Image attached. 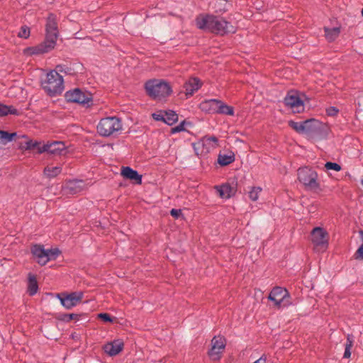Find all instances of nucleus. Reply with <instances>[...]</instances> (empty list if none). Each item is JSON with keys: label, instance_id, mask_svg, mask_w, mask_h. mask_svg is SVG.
Here are the masks:
<instances>
[{"label": "nucleus", "instance_id": "1", "mask_svg": "<svg viewBox=\"0 0 363 363\" xmlns=\"http://www.w3.org/2000/svg\"><path fill=\"white\" fill-rule=\"evenodd\" d=\"M45 39L37 46L28 48L32 55H39L50 52L52 50L58 38L59 30L57 17L54 13H49L45 24Z\"/></svg>", "mask_w": 363, "mask_h": 363}, {"label": "nucleus", "instance_id": "2", "mask_svg": "<svg viewBox=\"0 0 363 363\" xmlns=\"http://www.w3.org/2000/svg\"><path fill=\"white\" fill-rule=\"evenodd\" d=\"M196 24L197 28L201 30H206L213 33L223 35L228 32L230 23L223 18L213 15L201 16L196 18Z\"/></svg>", "mask_w": 363, "mask_h": 363}, {"label": "nucleus", "instance_id": "3", "mask_svg": "<svg viewBox=\"0 0 363 363\" xmlns=\"http://www.w3.org/2000/svg\"><path fill=\"white\" fill-rule=\"evenodd\" d=\"M144 86L147 94L152 99L160 100L169 96L172 92L169 84L162 79H150Z\"/></svg>", "mask_w": 363, "mask_h": 363}, {"label": "nucleus", "instance_id": "4", "mask_svg": "<svg viewBox=\"0 0 363 363\" xmlns=\"http://www.w3.org/2000/svg\"><path fill=\"white\" fill-rule=\"evenodd\" d=\"M42 86L50 97L60 95L64 90L63 77L57 71L52 70L47 74L46 79L42 82Z\"/></svg>", "mask_w": 363, "mask_h": 363}, {"label": "nucleus", "instance_id": "5", "mask_svg": "<svg viewBox=\"0 0 363 363\" xmlns=\"http://www.w3.org/2000/svg\"><path fill=\"white\" fill-rule=\"evenodd\" d=\"M298 180L305 189L316 191L320 189V183L318 181V173L308 167H300L297 171Z\"/></svg>", "mask_w": 363, "mask_h": 363}, {"label": "nucleus", "instance_id": "6", "mask_svg": "<svg viewBox=\"0 0 363 363\" xmlns=\"http://www.w3.org/2000/svg\"><path fill=\"white\" fill-rule=\"evenodd\" d=\"M122 130V123L116 116L101 118L97 125V133L104 137L118 133Z\"/></svg>", "mask_w": 363, "mask_h": 363}, {"label": "nucleus", "instance_id": "7", "mask_svg": "<svg viewBox=\"0 0 363 363\" xmlns=\"http://www.w3.org/2000/svg\"><path fill=\"white\" fill-rule=\"evenodd\" d=\"M306 133L308 136L318 140L325 139L329 133L330 128L326 123H322L315 118L306 120Z\"/></svg>", "mask_w": 363, "mask_h": 363}, {"label": "nucleus", "instance_id": "8", "mask_svg": "<svg viewBox=\"0 0 363 363\" xmlns=\"http://www.w3.org/2000/svg\"><path fill=\"white\" fill-rule=\"evenodd\" d=\"M67 102L76 103L89 107L92 105L93 96L91 92L79 88L67 91L65 94Z\"/></svg>", "mask_w": 363, "mask_h": 363}, {"label": "nucleus", "instance_id": "9", "mask_svg": "<svg viewBox=\"0 0 363 363\" xmlns=\"http://www.w3.org/2000/svg\"><path fill=\"white\" fill-rule=\"evenodd\" d=\"M218 139L214 136H204L194 145L197 155H206L218 147Z\"/></svg>", "mask_w": 363, "mask_h": 363}, {"label": "nucleus", "instance_id": "10", "mask_svg": "<svg viewBox=\"0 0 363 363\" xmlns=\"http://www.w3.org/2000/svg\"><path fill=\"white\" fill-rule=\"evenodd\" d=\"M311 242L316 250H325L328 245V233L320 227L314 228L311 233Z\"/></svg>", "mask_w": 363, "mask_h": 363}, {"label": "nucleus", "instance_id": "11", "mask_svg": "<svg viewBox=\"0 0 363 363\" xmlns=\"http://www.w3.org/2000/svg\"><path fill=\"white\" fill-rule=\"evenodd\" d=\"M289 298L290 295L288 291L281 286L274 287L268 296V299L273 301L278 308H281L282 303L284 306L289 305V301L286 300Z\"/></svg>", "mask_w": 363, "mask_h": 363}, {"label": "nucleus", "instance_id": "12", "mask_svg": "<svg viewBox=\"0 0 363 363\" xmlns=\"http://www.w3.org/2000/svg\"><path fill=\"white\" fill-rule=\"evenodd\" d=\"M57 296L66 309H71L82 301L84 294L82 291L70 294L61 293L57 294Z\"/></svg>", "mask_w": 363, "mask_h": 363}, {"label": "nucleus", "instance_id": "13", "mask_svg": "<svg viewBox=\"0 0 363 363\" xmlns=\"http://www.w3.org/2000/svg\"><path fill=\"white\" fill-rule=\"evenodd\" d=\"M226 345L225 338L222 336H215L211 340V348L208 352V354L213 360H219L221 354L225 350Z\"/></svg>", "mask_w": 363, "mask_h": 363}, {"label": "nucleus", "instance_id": "14", "mask_svg": "<svg viewBox=\"0 0 363 363\" xmlns=\"http://www.w3.org/2000/svg\"><path fill=\"white\" fill-rule=\"evenodd\" d=\"M48 152L51 155H64L65 153V145L61 141H55L51 143L43 144L38 147V153Z\"/></svg>", "mask_w": 363, "mask_h": 363}, {"label": "nucleus", "instance_id": "15", "mask_svg": "<svg viewBox=\"0 0 363 363\" xmlns=\"http://www.w3.org/2000/svg\"><path fill=\"white\" fill-rule=\"evenodd\" d=\"M284 104L286 106L291 108H295L297 112H299L298 108H303V102L299 96L294 91H289L284 98Z\"/></svg>", "mask_w": 363, "mask_h": 363}, {"label": "nucleus", "instance_id": "16", "mask_svg": "<svg viewBox=\"0 0 363 363\" xmlns=\"http://www.w3.org/2000/svg\"><path fill=\"white\" fill-rule=\"evenodd\" d=\"M202 85V82L197 77H191L184 84L185 94L186 96H192L194 92L198 91Z\"/></svg>", "mask_w": 363, "mask_h": 363}, {"label": "nucleus", "instance_id": "17", "mask_svg": "<svg viewBox=\"0 0 363 363\" xmlns=\"http://www.w3.org/2000/svg\"><path fill=\"white\" fill-rule=\"evenodd\" d=\"M83 181L82 180H73L69 181L66 184L64 188V191L67 195H74L83 189Z\"/></svg>", "mask_w": 363, "mask_h": 363}, {"label": "nucleus", "instance_id": "18", "mask_svg": "<svg viewBox=\"0 0 363 363\" xmlns=\"http://www.w3.org/2000/svg\"><path fill=\"white\" fill-rule=\"evenodd\" d=\"M123 348V342L120 340L108 342L104 346V350L110 356L118 354Z\"/></svg>", "mask_w": 363, "mask_h": 363}, {"label": "nucleus", "instance_id": "19", "mask_svg": "<svg viewBox=\"0 0 363 363\" xmlns=\"http://www.w3.org/2000/svg\"><path fill=\"white\" fill-rule=\"evenodd\" d=\"M121 175L125 179L134 181L137 184H141L142 183V175L139 174L136 170L133 169L130 167H123Z\"/></svg>", "mask_w": 363, "mask_h": 363}, {"label": "nucleus", "instance_id": "20", "mask_svg": "<svg viewBox=\"0 0 363 363\" xmlns=\"http://www.w3.org/2000/svg\"><path fill=\"white\" fill-rule=\"evenodd\" d=\"M31 253L38 259L37 262L39 264L42 266L45 265L47 252L43 245L38 244L33 245L31 247Z\"/></svg>", "mask_w": 363, "mask_h": 363}, {"label": "nucleus", "instance_id": "21", "mask_svg": "<svg viewBox=\"0 0 363 363\" xmlns=\"http://www.w3.org/2000/svg\"><path fill=\"white\" fill-rule=\"evenodd\" d=\"M219 196L223 199H229L234 196L237 191L236 187L232 186L230 184L225 183L219 186H216Z\"/></svg>", "mask_w": 363, "mask_h": 363}, {"label": "nucleus", "instance_id": "22", "mask_svg": "<svg viewBox=\"0 0 363 363\" xmlns=\"http://www.w3.org/2000/svg\"><path fill=\"white\" fill-rule=\"evenodd\" d=\"M219 104L218 99H209L205 100L200 104V108L202 111L208 113H216L218 104Z\"/></svg>", "mask_w": 363, "mask_h": 363}, {"label": "nucleus", "instance_id": "23", "mask_svg": "<svg viewBox=\"0 0 363 363\" xmlns=\"http://www.w3.org/2000/svg\"><path fill=\"white\" fill-rule=\"evenodd\" d=\"M38 291V284L35 275L29 273L28 277L27 292L30 296H34Z\"/></svg>", "mask_w": 363, "mask_h": 363}, {"label": "nucleus", "instance_id": "24", "mask_svg": "<svg viewBox=\"0 0 363 363\" xmlns=\"http://www.w3.org/2000/svg\"><path fill=\"white\" fill-rule=\"evenodd\" d=\"M218 114L228 115V116H233L234 115V108L231 106H228L222 101L219 100V104H218L217 108Z\"/></svg>", "mask_w": 363, "mask_h": 363}, {"label": "nucleus", "instance_id": "25", "mask_svg": "<svg viewBox=\"0 0 363 363\" xmlns=\"http://www.w3.org/2000/svg\"><path fill=\"white\" fill-rule=\"evenodd\" d=\"M62 172V167H52L48 165L44 168L43 173L49 179L54 178L59 175Z\"/></svg>", "mask_w": 363, "mask_h": 363}, {"label": "nucleus", "instance_id": "26", "mask_svg": "<svg viewBox=\"0 0 363 363\" xmlns=\"http://www.w3.org/2000/svg\"><path fill=\"white\" fill-rule=\"evenodd\" d=\"M324 30L325 36L329 42L334 41L339 36L340 33V28L337 27L333 28H328L325 27Z\"/></svg>", "mask_w": 363, "mask_h": 363}, {"label": "nucleus", "instance_id": "27", "mask_svg": "<svg viewBox=\"0 0 363 363\" xmlns=\"http://www.w3.org/2000/svg\"><path fill=\"white\" fill-rule=\"evenodd\" d=\"M235 161V155L230 153V155H222L219 154L218 157V162L222 166H227Z\"/></svg>", "mask_w": 363, "mask_h": 363}, {"label": "nucleus", "instance_id": "28", "mask_svg": "<svg viewBox=\"0 0 363 363\" xmlns=\"http://www.w3.org/2000/svg\"><path fill=\"white\" fill-rule=\"evenodd\" d=\"M164 123L169 125H172L178 121V115L172 110L164 111Z\"/></svg>", "mask_w": 363, "mask_h": 363}, {"label": "nucleus", "instance_id": "29", "mask_svg": "<svg viewBox=\"0 0 363 363\" xmlns=\"http://www.w3.org/2000/svg\"><path fill=\"white\" fill-rule=\"evenodd\" d=\"M17 136L16 133H9L4 130H0V144L6 145L12 141Z\"/></svg>", "mask_w": 363, "mask_h": 363}, {"label": "nucleus", "instance_id": "30", "mask_svg": "<svg viewBox=\"0 0 363 363\" xmlns=\"http://www.w3.org/2000/svg\"><path fill=\"white\" fill-rule=\"evenodd\" d=\"M288 123L289 126L294 129L296 132L298 133H306V121L301 123L289 121Z\"/></svg>", "mask_w": 363, "mask_h": 363}, {"label": "nucleus", "instance_id": "31", "mask_svg": "<svg viewBox=\"0 0 363 363\" xmlns=\"http://www.w3.org/2000/svg\"><path fill=\"white\" fill-rule=\"evenodd\" d=\"M46 259L45 264L50 260H55L57 257L61 254V251L58 248H51L50 250H46Z\"/></svg>", "mask_w": 363, "mask_h": 363}, {"label": "nucleus", "instance_id": "32", "mask_svg": "<svg viewBox=\"0 0 363 363\" xmlns=\"http://www.w3.org/2000/svg\"><path fill=\"white\" fill-rule=\"evenodd\" d=\"M353 335H347V342L345 344V349L344 352V358H350L351 356V348L353 345Z\"/></svg>", "mask_w": 363, "mask_h": 363}, {"label": "nucleus", "instance_id": "33", "mask_svg": "<svg viewBox=\"0 0 363 363\" xmlns=\"http://www.w3.org/2000/svg\"><path fill=\"white\" fill-rule=\"evenodd\" d=\"M79 314L76 313H60L59 314L57 319L64 322L69 323L72 320H78L77 317Z\"/></svg>", "mask_w": 363, "mask_h": 363}, {"label": "nucleus", "instance_id": "34", "mask_svg": "<svg viewBox=\"0 0 363 363\" xmlns=\"http://www.w3.org/2000/svg\"><path fill=\"white\" fill-rule=\"evenodd\" d=\"M42 147V145H40V143H38L37 141L33 142L31 140H27L25 143V145L23 146V147L26 150H36L38 153V147Z\"/></svg>", "mask_w": 363, "mask_h": 363}, {"label": "nucleus", "instance_id": "35", "mask_svg": "<svg viewBox=\"0 0 363 363\" xmlns=\"http://www.w3.org/2000/svg\"><path fill=\"white\" fill-rule=\"evenodd\" d=\"M18 36L21 38L27 39L30 36V28L27 26H21Z\"/></svg>", "mask_w": 363, "mask_h": 363}, {"label": "nucleus", "instance_id": "36", "mask_svg": "<svg viewBox=\"0 0 363 363\" xmlns=\"http://www.w3.org/2000/svg\"><path fill=\"white\" fill-rule=\"evenodd\" d=\"M325 167L328 170H334L336 172H339L342 169V167L339 164L332 162H327L325 164Z\"/></svg>", "mask_w": 363, "mask_h": 363}, {"label": "nucleus", "instance_id": "37", "mask_svg": "<svg viewBox=\"0 0 363 363\" xmlns=\"http://www.w3.org/2000/svg\"><path fill=\"white\" fill-rule=\"evenodd\" d=\"M262 189L260 187H253L249 192V197L252 201H257L259 196V193H260Z\"/></svg>", "mask_w": 363, "mask_h": 363}, {"label": "nucleus", "instance_id": "38", "mask_svg": "<svg viewBox=\"0 0 363 363\" xmlns=\"http://www.w3.org/2000/svg\"><path fill=\"white\" fill-rule=\"evenodd\" d=\"M359 233L362 235V238H363V230H360ZM354 256L355 259H363V244L359 246Z\"/></svg>", "mask_w": 363, "mask_h": 363}, {"label": "nucleus", "instance_id": "39", "mask_svg": "<svg viewBox=\"0 0 363 363\" xmlns=\"http://www.w3.org/2000/svg\"><path fill=\"white\" fill-rule=\"evenodd\" d=\"M154 120L157 121H163L164 123V113L162 111L152 114Z\"/></svg>", "mask_w": 363, "mask_h": 363}, {"label": "nucleus", "instance_id": "40", "mask_svg": "<svg viewBox=\"0 0 363 363\" xmlns=\"http://www.w3.org/2000/svg\"><path fill=\"white\" fill-rule=\"evenodd\" d=\"M98 316L104 322H106V323H111V322H113V319H112L111 316L108 313H99Z\"/></svg>", "mask_w": 363, "mask_h": 363}, {"label": "nucleus", "instance_id": "41", "mask_svg": "<svg viewBox=\"0 0 363 363\" xmlns=\"http://www.w3.org/2000/svg\"><path fill=\"white\" fill-rule=\"evenodd\" d=\"M184 125H185V121H182L178 125H177L174 128H172V131L171 132L172 133H179V132L184 130H185Z\"/></svg>", "mask_w": 363, "mask_h": 363}, {"label": "nucleus", "instance_id": "42", "mask_svg": "<svg viewBox=\"0 0 363 363\" xmlns=\"http://www.w3.org/2000/svg\"><path fill=\"white\" fill-rule=\"evenodd\" d=\"M339 110L334 106H330L326 109V113L329 116H335L337 114Z\"/></svg>", "mask_w": 363, "mask_h": 363}, {"label": "nucleus", "instance_id": "43", "mask_svg": "<svg viewBox=\"0 0 363 363\" xmlns=\"http://www.w3.org/2000/svg\"><path fill=\"white\" fill-rule=\"evenodd\" d=\"M170 215L174 218H178L180 216L182 215V210L172 208L170 211Z\"/></svg>", "mask_w": 363, "mask_h": 363}, {"label": "nucleus", "instance_id": "44", "mask_svg": "<svg viewBox=\"0 0 363 363\" xmlns=\"http://www.w3.org/2000/svg\"><path fill=\"white\" fill-rule=\"evenodd\" d=\"M6 112H7V115L12 114V115H15V116H18L20 114L19 111L18 109L15 108L12 106H9V108L6 111Z\"/></svg>", "mask_w": 363, "mask_h": 363}, {"label": "nucleus", "instance_id": "45", "mask_svg": "<svg viewBox=\"0 0 363 363\" xmlns=\"http://www.w3.org/2000/svg\"><path fill=\"white\" fill-rule=\"evenodd\" d=\"M9 108V106L1 104H0V116H7L6 111Z\"/></svg>", "mask_w": 363, "mask_h": 363}, {"label": "nucleus", "instance_id": "46", "mask_svg": "<svg viewBox=\"0 0 363 363\" xmlns=\"http://www.w3.org/2000/svg\"><path fill=\"white\" fill-rule=\"evenodd\" d=\"M265 362H266V358L264 357V356H262L259 359H258L253 363H265Z\"/></svg>", "mask_w": 363, "mask_h": 363}, {"label": "nucleus", "instance_id": "47", "mask_svg": "<svg viewBox=\"0 0 363 363\" xmlns=\"http://www.w3.org/2000/svg\"><path fill=\"white\" fill-rule=\"evenodd\" d=\"M57 69H58L59 71H62V66L61 65L57 66Z\"/></svg>", "mask_w": 363, "mask_h": 363}, {"label": "nucleus", "instance_id": "48", "mask_svg": "<svg viewBox=\"0 0 363 363\" xmlns=\"http://www.w3.org/2000/svg\"><path fill=\"white\" fill-rule=\"evenodd\" d=\"M361 13H362V16H363V7H362V9Z\"/></svg>", "mask_w": 363, "mask_h": 363}, {"label": "nucleus", "instance_id": "49", "mask_svg": "<svg viewBox=\"0 0 363 363\" xmlns=\"http://www.w3.org/2000/svg\"><path fill=\"white\" fill-rule=\"evenodd\" d=\"M361 184L363 185V179H362V181H361Z\"/></svg>", "mask_w": 363, "mask_h": 363}]
</instances>
